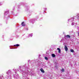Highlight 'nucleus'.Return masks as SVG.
<instances>
[{
	"label": "nucleus",
	"instance_id": "f257e3e1",
	"mask_svg": "<svg viewBox=\"0 0 79 79\" xmlns=\"http://www.w3.org/2000/svg\"><path fill=\"white\" fill-rule=\"evenodd\" d=\"M65 37L66 38H67V39H70L71 38V36L69 35H67Z\"/></svg>",
	"mask_w": 79,
	"mask_h": 79
},
{
	"label": "nucleus",
	"instance_id": "f03ea898",
	"mask_svg": "<svg viewBox=\"0 0 79 79\" xmlns=\"http://www.w3.org/2000/svg\"><path fill=\"white\" fill-rule=\"evenodd\" d=\"M64 48L65 51H68V47H67V46H64Z\"/></svg>",
	"mask_w": 79,
	"mask_h": 79
},
{
	"label": "nucleus",
	"instance_id": "7ed1b4c3",
	"mask_svg": "<svg viewBox=\"0 0 79 79\" xmlns=\"http://www.w3.org/2000/svg\"><path fill=\"white\" fill-rule=\"evenodd\" d=\"M21 25L22 26H26V24L24 23V22H23L22 23Z\"/></svg>",
	"mask_w": 79,
	"mask_h": 79
},
{
	"label": "nucleus",
	"instance_id": "20e7f679",
	"mask_svg": "<svg viewBox=\"0 0 79 79\" xmlns=\"http://www.w3.org/2000/svg\"><path fill=\"white\" fill-rule=\"evenodd\" d=\"M40 71H41V72H42V73H45V71H44V70L42 68H41L40 69Z\"/></svg>",
	"mask_w": 79,
	"mask_h": 79
},
{
	"label": "nucleus",
	"instance_id": "39448f33",
	"mask_svg": "<svg viewBox=\"0 0 79 79\" xmlns=\"http://www.w3.org/2000/svg\"><path fill=\"white\" fill-rule=\"evenodd\" d=\"M57 50H59V51H58L59 53H60L61 52V50L60 49V48H57Z\"/></svg>",
	"mask_w": 79,
	"mask_h": 79
},
{
	"label": "nucleus",
	"instance_id": "423d86ee",
	"mask_svg": "<svg viewBox=\"0 0 79 79\" xmlns=\"http://www.w3.org/2000/svg\"><path fill=\"white\" fill-rule=\"evenodd\" d=\"M52 57H53V58H55V56H56L54 54H52Z\"/></svg>",
	"mask_w": 79,
	"mask_h": 79
},
{
	"label": "nucleus",
	"instance_id": "0eeeda50",
	"mask_svg": "<svg viewBox=\"0 0 79 79\" xmlns=\"http://www.w3.org/2000/svg\"><path fill=\"white\" fill-rule=\"evenodd\" d=\"M31 21L32 24H34V23H35V20H33V19H32V20H31Z\"/></svg>",
	"mask_w": 79,
	"mask_h": 79
},
{
	"label": "nucleus",
	"instance_id": "6e6552de",
	"mask_svg": "<svg viewBox=\"0 0 79 79\" xmlns=\"http://www.w3.org/2000/svg\"><path fill=\"white\" fill-rule=\"evenodd\" d=\"M70 52L73 53V52H74V50L73 49H71L70 50Z\"/></svg>",
	"mask_w": 79,
	"mask_h": 79
},
{
	"label": "nucleus",
	"instance_id": "1a4fd4ad",
	"mask_svg": "<svg viewBox=\"0 0 79 79\" xmlns=\"http://www.w3.org/2000/svg\"><path fill=\"white\" fill-rule=\"evenodd\" d=\"M45 60H48V57H45Z\"/></svg>",
	"mask_w": 79,
	"mask_h": 79
},
{
	"label": "nucleus",
	"instance_id": "9d476101",
	"mask_svg": "<svg viewBox=\"0 0 79 79\" xmlns=\"http://www.w3.org/2000/svg\"><path fill=\"white\" fill-rule=\"evenodd\" d=\"M61 71L62 72H64V69H62L61 70Z\"/></svg>",
	"mask_w": 79,
	"mask_h": 79
},
{
	"label": "nucleus",
	"instance_id": "9b49d317",
	"mask_svg": "<svg viewBox=\"0 0 79 79\" xmlns=\"http://www.w3.org/2000/svg\"><path fill=\"white\" fill-rule=\"evenodd\" d=\"M16 45L17 47H19V45L18 44H16Z\"/></svg>",
	"mask_w": 79,
	"mask_h": 79
},
{
	"label": "nucleus",
	"instance_id": "f8f14e48",
	"mask_svg": "<svg viewBox=\"0 0 79 79\" xmlns=\"http://www.w3.org/2000/svg\"><path fill=\"white\" fill-rule=\"evenodd\" d=\"M26 30H28V28H26Z\"/></svg>",
	"mask_w": 79,
	"mask_h": 79
},
{
	"label": "nucleus",
	"instance_id": "ddd939ff",
	"mask_svg": "<svg viewBox=\"0 0 79 79\" xmlns=\"http://www.w3.org/2000/svg\"><path fill=\"white\" fill-rule=\"evenodd\" d=\"M31 36H32V34H31Z\"/></svg>",
	"mask_w": 79,
	"mask_h": 79
},
{
	"label": "nucleus",
	"instance_id": "4468645a",
	"mask_svg": "<svg viewBox=\"0 0 79 79\" xmlns=\"http://www.w3.org/2000/svg\"><path fill=\"white\" fill-rule=\"evenodd\" d=\"M14 46L15 47V46H16V45H14Z\"/></svg>",
	"mask_w": 79,
	"mask_h": 79
},
{
	"label": "nucleus",
	"instance_id": "2eb2a0df",
	"mask_svg": "<svg viewBox=\"0 0 79 79\" xmlns=\"http://www.w3.org/2000/svg\"><path fill=\"white\" fill-rule=\"evenodd\" d=\"M78 35H79V34H78Z\"/></svg>",
	"mask_w": 79,
	"mask_h": 79
}]
</instances>
